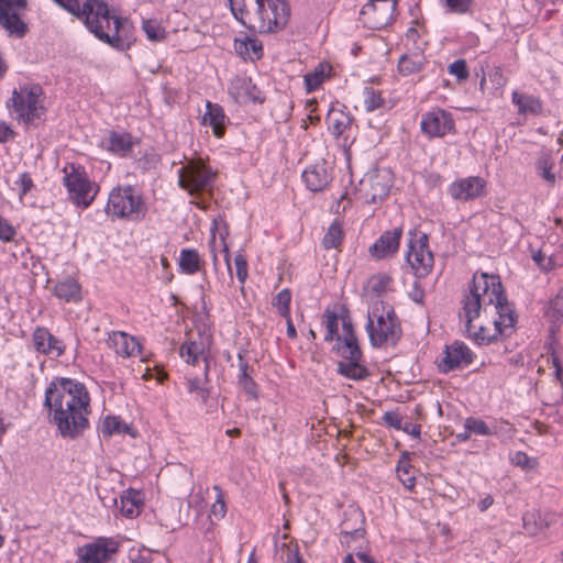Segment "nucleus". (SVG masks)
Wrapping results in <instances>:
<instances>
[{"mask_svg":"<svg viewBox=\"0 0 563 563\" xmlns=\"http://www.w3.org/2000/svg\"><path fill=\"white\" fill-rule=\"evenodd\" d=\"M139 142L140 140L134 139L129 132L111 130L109 136L101 142V146L114 155L129 157L132 154L133 146Z\"/></svg>","mask_w":563,"mask_h":563,"instance_id":"nucleus-23","label":"nucleus"},{"mask_svg":"<svg viewBox=\"0 0 563 563\" xmlns=\"http://www.w3.org/2000/svg\"><path fill=\"white\" fill-rule=\"evenodd\" d=\"M363 96H364V108H365L366 112H373L384 106L385 100L382 97V92L378 90H375L372 87H364Z\"/></svg>","mask_w":563,"mask_h":563,"instance_id":"nucleus-46","label":"nucleus"},{"mask_svg":"<svg viewBox=\"0 0 563 563\" xmlns=\"http://www.w3.org/2000/svg\"><path fill=\"white\" fill-rule=\"evenodd\" d=\"M179 354H180V357L186 363L192 364V365H195L198 362L200 356H203V361H205L203 372H205L206 378H208L209 361H208L207 356L203 355L205 347L201 342H196V341L184 342L179 347Z\"/></svg>","mask_w":563,"mask_h":563,"instance_id":"nucleus-34","label":"nucleus"},{"mask_svg":"<svg viewBox=\"0 0 563 563\" xmlns=\"http://www.w3.org/2000/svg\"><path fill=\"white\" fill-rule=\"evenodd\" d=\"M486 181L479 176H468L456 179L448 187V194L453 200L470 201L485 195Z\"/></svg>","mask_w":563,"mask_h":563,"instance_id":"nucleus-16","label":"nucleus"},{"mask_svg":"<svg viewBox=\"0 0 563 563\" xmlns=\"http://www.w3.org/2000/svg\"><path fill=\"white\" fill-rule=\"evenodd\" d=\"M52 294L57 299L68 303H79L84 299L82 287L73 276L59 279L53 287Z\"/></svg>","mask_w":563,"mask_h":563,"instance_id":"nucleus-26","label":"nucleus"},{"mask_svg":"<svg viewBox=\"0 0 563 563\" xmlns=\"http://www.w3.org/2000/svg\"><path fill=\"white\" fill-rule=\"evenodd\" d=\"M142 30L150 42H163L166 31L156 19H143Z\"/></svg>","mask_w":563,"mask_h":563,"instance_id":"nucleus-44","label":"nucleus"},{"mask_svg":"<svg viewBox=\"0 0 563 563\" xmlns=\"http://www.w3.org/2000/svg\"><path fill=\"white\" fill-rule=\"evenodd\" d=\"M340 533L345 542L354 541L363 537L364 530L362 528L349 529L347 521L344 520L340 525Z\"/></svg>","mask_w":563,"mask_h":563,"instance_id":"nucleus-55","label":"nucleus"},{"mask_svg":"<svg viewBox=\"0 0 563 563\" xmlns=\"http://www.w3.org/2000/svg\"><path fill=\"white\" fill-rule=\"evenodd\" d=\"M410 455L407 451L402 452L396 467L399 481L408 490H412L416 486V477L411 473Z\"/></svg>","mask_w":563,"mask_h":563,"instance_id":"nucleus-40","label":"nucleus"},{"mask_svg":"<svg viewBox=\"0 0 563 563\" xmlns=\"http://www.w3.org/2000/svg\"><path fill=\"white\" fill-rule=\"evenodd\" d=\"M26 9L27 0H0V13Z\"/></svg>","mask_w":563,"mask_h":563,"instance_id":"nucleus-59","label":"nucleus"},{"mask_svg":"<svg viewBox=\"0 0 563 563\" xmlns=\"http://www.w3.org/2000/svg\"><path fill=\"white\" fill-rule=\"evenodd\" d=\"M118 551V541L112 538L99 537L93 542L77 548L76 563H106Z\"/></svg>","mask_w":563,"mask_h":563,"instance_id":"nucleus-14","label":"nucleus"},{"mask_svg":"<svg viewBox=\"0 0 563 563\" xmlns=\"http://www.w3.org/2000/svg\"><path fill=\"white\" fill-rule=\"evenodd\" d=\"M553 165V161L549 155L541 156L536 164L537 170L541 177L550 184L555 181V175L552 172Z\"/></svg>","mask_w":563,"mask_h":563,"instance_id":"nucleus-48","label":"nucleus"},{"mask_svg":"<svg viewBox=\"0 0 563 563\" xmlns=\"http://www.w3.org/2000/svg\"><path fill=\"white\" fill-rule=\"evenodd\" d=\"M249 47L250 37H245L243 40H234V51L243 60H247L251 57V52L249 51Z\"/></svg>","mask_w":563,"mask_h":563,"instance_id":"nucleus-60","label":"nucleus"},{"mask_svg":"<svg viewBox=\"0 0 563 563\" xmlns=\"http://www.w3.org/2000/svg\"><path fill=\"white\" fill-rule=\"evenodd\" d=\"M24 11L16 10L0 13V26L4 29L9 37L21 40L29 33V24L23 20Z\"/></svg>","mask_w":563,"mask_h":563,"instance_id":"nucleus-27","label":"nucleus"},{"mask_svg":"<svg viewBox=\"0 0 563 563\" xmlns=\"http://www.w3.org/2000/svg\"><path fill=\"white\" fill-rule=\"evenodd\" d=\"M34 350L45 356L60 357L65 354L66 345L63 340L55 336L47 328L36 327L32 333Z\"/></svg>","mask_w":563,"mask_h":563,"instance_id":"nucleus-19","label":"nucleus"},{"mask_svg":"<svg viewBox=\"0 0 563 563\" xmlns=\"http://www.w3.org/2000/svg\"><path fill=\"white\" fill-rule=\"evenodd\" d=\"M472 0H445L446 7L450 11L455 13H465L471 7Z\"/></svg>","mask_w":563,"mask_h":563,"instance_id":"nucleus-62","label":"nucleus"},{"mask_svg":"<svg viewBox=\"0 0 563 563\" xmlns=\"http://www.w3.org/2000/svg\"><path fill=\"white\" fill-rule=\"evenodd\" d=\"M490 435L499 438L501 441L508 440L512 437L514 428L510 422L504 419H492Z\"/></svg>","mask_w":563,"mask_h":563,"instance_id":"nucleus-47","label":"nucleus"},{"mask_svg":"<svg viewBox=\"0 0 563 563\" xmlns=\"http://www.w3.org/2000/svg\"><path fill=\"white\" fill-rule=\"evenodd\" d=\"M399 0H369L360 12L365 26L371 30H383L395 21V11Z\"/></svg>","mask_w":563,"mask_h":563,"instance_id":"nucleus-11","label":"nucleus"},{"mask_svg":"<svg viewBox=\"0 0 563 563\" xmlns=\"http://www.w3.org/2000/svg\"><path fill=\"white\" fill-rule=\"evenodd\" d=\"M14 185L18 188L20 200H22L23 197H25L35 187V184L29 172L21 173L18 179L14 181Z\"/></svg>","mask_w":563,"mask_h":563,"instance_id":"nucleus-49","label":"nucleus"},{"mask_svg":"<svg viewBox=\"0 0 563 563\" xmlns=\"http://www.w3.org/2000/svg\"><path fill=\"white\" fill-rule=\"evenodd\" d=\"M420 129L430 139L443 137L456 132L452 113L438 107L422 114Z\"/></svg>","mask_w":563,"mask_h":563,"instance_id":"nucleus-13","label":"nucleus"},{"mask_svg":"<svg viewBox=\"0 0 563 563\" xmlns=\"http://www.w3.org/2000/svg\"><path fill=\"white\" fill-rule=\"evenodd\" d=\"M108 346L122 357H130L142 352L137 339L124 331H112L107 340Z\"/></svg>","mask_w":563,"mask_h":563,"instance_id":"nucleus-24","label":"nucleus"},{"mask_svg":"<svg viewBox=\"0 0 563 563\" xmlns=\"http://www.w3.org/2000/svg\"><path fill=\"white\" fill-rule=\"evenodd\" d=\"M301 178L310 191H322L333 179L332 168L325 161L317 162L303 169Z\"/></svg>","mask_w":563,"mask_h":563,"instance_id":"nucleus-21","label":"nucleus"},{"mask_svg":"<svg viewBox=\"0 0 563 563\" xmlns=\"http://www.w3.org/2000/svg\"><path fill=\"white\" fill-rule=\"evenodd\" d=\"M178 187L191 197H200L213 188L218 170H214L202 158L190 159L177 170Z\"/></svg>","mask_w":563,"mask_h":563,"instance_id":"nucleus-7","label":"nucleus"},{"mask_svg":"<svg viewBox=\"0 0 563 563\" xmlns=\"http://www.w3.org/2000/svg\"><path fill=\"white\" fill-rule=\"evenodd\" d=\"M332 66L329 63H319L314 69L305 75V85L308 92L318 89L323 81L331 77Z\"/></svg>","mask_w":563,"mask_h":563,"instance_id":"nucleus-38","label":"nucleus"},{"mask_svg":"<svg viewBox=\"0 0 563 563\" xmlns=\"http://www.w3.org/2000/svg\"><path fill=\"white\" fill-rule=\"evenodd\" d=\"M497 318L494 319L493 324L496 328V334H500V338L506 339L512 335L518 321V314L515 306L504 294L494 305Z\"/></svg>","mask_w":563,"mask_h":563,"instance_id":"nucleus-17","label":"nucleus"},{"mask_svg":"<svg viewBox=\"0 0 563 563\" xmlns=\"http://www.w3.org/2000/svg\"><path fill=\"white\" fill-rule=\"evenodd\" d=\"M81 21L87 30L111 48L125 52L135 43L134 26L130 19L110 10L103 0H53Z\"/></svg>","mask_w":563,"mask_h":563,"instance_id":"nucleus-2","label":"nucleus"},{"mask_svg":"<svg viewBox=\"0 0 563 563\" xmlns=\"http://www.w3.org/2000/svg\"><path fill=\"white\" fill-rule=\"evenodd\" d=\"M342 361H361L362 351L358 346L357 339H341L334 347Z\"/></svg>","mask_w":563,"mask_h":563,"instance_id":"nucleus-42","label":"nucleus"},{"mask_svg":"<svg viewBox=\"0 0 563 563\" xmlns=\"http://www.w3.org/2000/svg\"><path fill=\"white\" fill-rule=\"evenodd\" d=\"M475 354L462 341H454L450 345H445L444 357L439 364L441 373H449L455 369L466 368L474 361Z\"/></svg>","mask_w":563,"mask_h":563,"instance_id":"nucleus-15","label":"nucleus"},{"mask_svg":"<svg viewBox=\"0 0 563 563\" xmlns=\"http://www.w3.org/2000/svg\"><path fill=\"white\" fill-rule=\"evenodd\" d=\"M63 173L65 174L63 184L67 189L69 199L77 207L88 208L95 200L98 188L93 195H90L93 184L90 181L85 167L69 163L63 168Z\"/></svg>","mask_w":563,"mask_h":563,"instance_id":"nucleus-9","label":"nucleus"},{"mask_svg":"<svg viewBox=\"0 0 563 563\" xmlns=\"http://www.w3.org/2000/svg\"><path fill=\"white\" fill-rule=\"evenodd\" d=\"M234 266L236 278L241 284H244L247 278V261L244 254L238 253L234 257Z\"/></svg>","mask_w":563,"mask_h":563,"instance_id":"nucleus-51","label":"nucleus"},{"mask_svg":"<svg viewBox=\"0 0 563 563\" xmlns=\"http://www.w3.org/2000/svg\"><path fill=\"white\" fill-rule=\"evenodd\" d=\"M344 231L342 222L339 219H334V221L329 225L323 239L322 246L324 250H340L344 240Z\"/></svg>","mask_w":563,"mask_h":563,"instance_id":"nucleus-41","label":"nucleus"},{"mask_svg":"<svg viewBox=\"0 0 563 563\" xmlns=\"http://www.w3.org/2000/svg\"><path fill=\"white\" fill-rule=\"evenodd\" d=\"M26 101L25 110L16 115V119L22 121L27 130L31 126H38L45 121L46 109L40 104V97L36 95H31Z\"/></svg>","mask_w":563,"mask_h":563,"instance_id":"nucleus-30","label":"nucleus"},{"mask_svg":"<svg viewBox=\"0 0 563 563\" xmlns=\"http://www.w3.org/2000/svg\"><path fill=\"white\" fill-rule=\"evenodd\" d=\"M427 64L424 55L420 53L405 54L398 60V71L401 76H410L420 73Z\"/></svg>","mask_w":563,"mask_h":563,"instance_id":"nucleus-36","label":"nucleus"},{"mask_svg":"<svg viewBox=\"0 0 563 563\" xmlns=\"http://www.w3.org/2000/svg\"><path fill=\"white\" fill-rule=\"evenodd\" d=\"M532 260L542 271H550L553 267L551 257L547 256L541 250L532 253Z\"/></svg>","mask_w":563,"mask_h":563,"instance_id":"nucleus-61","label":"nucleus"},{"mask_svg":"<svg viewBox=\"0 0 563 563\" xmlns=\"http://www.w3.org/2000/svg\"><path fill=\"white\" fill-rule=\"evenodd\" d=\"M409 235L406 262L417 278H424L431 273L434 265V256L429 247V236L427 233L416 230H410Z\"/></svg>","mask_w":563,"mask_h":563,"instance_id":"nucleus-8","label":"nucleus"},{"mask_svg":"<svg viewBox=\"0 0 563 563\" xmlns=\"http://www.w3.org/2000/svg\"><path fill=\"white\" fill-rule=\"evenodd\" d=\"M103 213L111 221L140 222L145 219L147 205L135 186L118 185L110 190Z\"/></svg>","mask_w":563,"mask_h":563,"instance_id":"nucleus-6","label":"nucleus"},{"mask_svg":"<svg viewBox=\"0 0 563 563\" xmlns=\"http://www.w3.org/2000/svg\"><path fill=\"white\" fill-rule=\"evenodd\" d=\"M504 294L506 291L499 275L475 272L468 291L463 295L460 310L470 322L472 319H478L482 312L485 313Z\"/></svg>","mask_w":563,"mask_h":563,"instance_id":"nucleus-4","label":"nucleus"},{"mask_svg":"<svg viewBox=\"0 0 563 563\" xmlns=\"http://www.w3.org/2000/svg\"><path fill=\"white\" fill-rule=\"evenodd\" d=\"M409 298L416 303L422 305L424 300V290L418 282H415L411 290L409 291Z\"/></svg>","mask_w":563,"mask_h":563,"instance_id":"nucleus-63","label":"nucleus"},{"mask_svg":"<svg viewBox=\"0 0 563 563\" xmlns=\"http://www.w3.org/2000/svg\"><path fill=\"white\" fill-rule=\"evenodd\" d=\"M101 431L103 437H112L114 434H129L132 438L136 437L134 428L118 416H107L102 421Z\"/></svg>","mask_w":563,"mask_h":563,"instance_id":"nucleus-37","label":"nucleus"},{"mask_svg":"<svg viewBox=\"0 0 563 563\" xmlns=\"http://www.w3.org/2000/svg\"><path fill=\"white\" fill-rule=\"evenodd\" d=\"M338 373L352 380H364L369 376L368 369L361 364V361L338 362Z\"/></svg>","mask_w":563,"mask_h":563,"instance_id":"nucleus-39","label":"nucleus"},{"mask_svg":"<svg viewBox=\"0 0 563 563\" xmlns=\"http://www.w3.org/2000/svg\"><path fill=\"white\" fill-rule=\"evenodd\" d=\"M463 427L466 428L472 435H490V423L488 424L486 421L477 417L471 416L465 418Z\"/></svg>","mask_w":563,"mask_h":563,"instance_id":"nucleus-45","label":"nucleus"},{"mask_svg":"<svg viewBox=\"0 0 563 563\" xmlns=\"http://www.w3.org/2000/svg\"><path fill=\"white\" fill-rule=\"evenodd\" d=\"M511 102L517 107L520 115H540L543 111V103L539 97L522 93L518 90L512 91Z\"/></svg>","mask_w":563,"mask_h":563,"instance_id":"nucleus-31","label":"nucleus"},{"mask_svg":"<svg viewBox=\"0 0 563 563\" xmlns=\"http://www.w3.org/2000/svg\"><path fill=\"white\" fill-rule=\"evenodd\" d=\"M233 18L252 33L267 34L278 29L282 0H228Z\"/></svg>","mask_w":563,"mask_h":563,"instance_id":"nucleus-3","label":"nucleus"},{"mask_svg":"<svg viewBox=\"0 0 563 563\" xmlns=\"http://www.w3.org/2000/svg\"><path fill=\"white\" fill-rule=\"evenodd\" d=\"M284 548H286V554H287V563H305L302 558L299 554L298 548L286 545L284 543Z\"/></svg>","mask_w":563,"mask_h":563,"instance_id":"nucleus-64","label":"nucleus"},{"mask_svg":"<svg viewBox=\"0 0 563 563\" xmlns=\"http://www.w3.org/2000/svg\"><path fill=\"white\" fill-rule=\"evenodd\" d=\"M290 300H291L290 291L288 289L284 288V318H286V323H287V335H288V338L294 339V338H296L297 332H296V328H295L291 319L288 317Z\"/></svg>","mask_w":563,"mask_h":563,"instance_id":"nucleus-52","label":"nucleus"},{"mask_svg":"<svg viewBox=\"0 0 563 563\" xmlns=\"http://www.w3.org/2000/svg\"><path fill=\"white\" fill-rule=\"evenodd\" d=\"M488 78L495 89H501L506 86L507 79L503 74L500 66H495L489 73Z\"/></svg>","mask_w":563,"mask_h":563,"instance_id":"nucleus-57","label":"nucleus"},{"mask_svg":"<svg viewBox=\"0 0 563 563\" xmlns=\"http://www.w3.org/2000/svg\"><path fill=\"white\" fill-rule=\"evenodd\" d=\"M15 234V228L7 219L0 216V240L2 242H11Z\"/></svg>","mask_w":563,"mask_h":563,"instance_id":"nucleus-56","label":"nucleus"},{"mask_svg":"<svg viewBox=\"0 0 563 563\" xmlns=\"http://www.w3.org/2000/svg\"><path fill=\"white\" fill-rule=\"evenodd\" d=\"M365 329L373 347L395 346L402 336L400 321L394 308L384 301L373 303L367 312Z\"/></svg>","mask_w":563,"mask_h":563,"instance_id":"nucleus-5","label":"nucleus"},{"mask_svg":"<svg viewBox=\"0 0 563 563\" xmlns=\"http://www.w3.org/2000/svg\"><path fill=\"white\" fill-rule=\"evenodd\" d=\"M323 325L325 328L324 341L331 342L335 340L341 342V335L339 334V317L334 310L327 308L323 312Z\"/></svg>","mask_w":563,"mask_h":563,"instance_id":"nucleus-43","label":"nucleus"},{"mask_svg":"<svg viewBox=\"0 0 563 563\" xmlns=\"http://www.w3.org/2000/svg\"><path fill=\"white\" fill-rule=\"evenodd\" d=\"M510 462L522 468V470H531L534 465L533 461L527 453L522 451H517L510 455Z\"/></svg>","mask_w":563,"mask_h":563,"instance_id":"nucleus-54","label":"nucleus"},{"mask_svg":"<svg viewBox=\"0 0 563 563\" xmlns=\"http://www.w3.org/2000/svg\"><path fill=\"white\" fill-rule=\"evenodd\" d=\"M178 267L179 272L186 275L206 274V261L201 257L198 250L191 247L180 250Z\"/></svg>","mask_w":563,"mask_h":563,"instance_id":"nucleus-29","label":"nucleus"},{"mask_svg":"<svg viewBox=\"0 0 563 563\" xmlns=\"http://www.w3.org/2000/svg\"><path fill=\"white\" fill-rule=\"evenodd\" d=\"M459 319L464 324V332L466 336L478 345H489L500 338V334H496V328L492 332L485 325L475 324L476 319L467 321V318L463 314V311H459Z\"/></svg>","mask_w":563,"mask_h":563,"instance_id":"nucleus-25","label":"nucleus"},{"mask_svg":"<svg viewBox=\"0 0 563 563\" xmlns=\"http://www.w3.org/2000/svg\"><path fill=\"white\" fill-rule=\"evenodd\" d=\"M43 409L63 439H79L90 429V394L77 379L55 376L45 389Z\"/></svg>","mask_w":563,"mask_h":563,"instance_id":"nucleus-1","label":"nucleus"},{"mask_svg":"<svg viewBox=\"0 0 563 563\" xmlns=\"http://www.w3.org/2000/svg\"><path fill=\"white\" fill-rule=\"evenodd\" d=\"M206 109L207 110L202 117V124L211 126L216 137H223L225 134V124L228 122L223 108L218 103L207 101Z\"/></svg>","mask_w":563,"mask_h":563,"instance_id":"nucleus-28","label":"nucleus"},{"mask_svg":"<svg viewBox=\"0 0 563 563\" xmlns=\"http://www.w3.org/2000/svg\"><path fill=\"white\" fill-rule=\"evenodd\" d=\"M238 386L249 398L257 399L260 388L254 380V364L252 363L249 351L246 349H240L238 352Z\"/></svg>","mask_w":563,"mask_h":563,"instance_id":"nucleus-18","label":"nucleus"},{"mask_svg":"<svg viewBox=\"0 0 563 563\" xmlns=\"http://www.w3.org/2000/svg\"><path fill=\"white\" fill-rule=\"evenodd\" d=\"M120 504V511L124 517L135 518L144 506L143 494L141 490L129 488L121 495Z\"/></svg>","mask_w":563,"mask_h":563,"instance_id":"nucleus-32","label":"nucleus"},{"mask_svg":"<svg viewBox=\"0 0 563 563\" xmlns=\"http://www.w3.org/2000/svg\"><path fill=\"white\" fill-rule=\"evenodd\" d=\"M382 419L384 423L389 428H393L395 430H401L402 428V417L396 411H386L383 415Z\"/></svg>","mask_w":563,"mask_h":563,"instance_id":"nucleus-58","label":"nucleus"},{"mask_svg":"<svg viewBox=\"0 0 563 563\" xmlns=\"http://www.w3.org/2000/svg\"><path fill=\"white\" fill-rule=\"evenodd\" d=\"M229 95L238 103L247 101L260 102L264 101L261 90L252 82L247 76H235L230 80L228 87Z\"/></svg>","mask_w":563,"mask_h":563,"instance_id":"nucleus-22","label":"nucleus"},{"mask_svg":"<svg viewBox=\"0 0 563 563\" xmlns=\"http://www.w3.org/2000/svg\"><path fill=\"white\" fill-rule=\"evenodd\" d=\"M391 278L386 274H379L371 279V289L376 294H383L387 290L388 285L390 284Z\"/></svg>","mask_w":563,"mask_h":563,"instance_id":"nucleus-53","label":"nucleus"},{"mask_svg":"<svg viewBox=\"0 0 563 563\" xmlns=\"http://www.w3.org/2000/svg\"><path fill=\"white\" fill-rule=\"evenodd\" d=\"M43 93V89L40 85H32L30 87L24 86L19 89L14 88L12 91V97L8 101V107H11L12 110L19 115L26 108L27 97L31 95H36V97H41Z\"/></svg>","mask_w":563,"mask_h":563,"instance_id":"nucleus-33","label":"nucleus"},{"mask_svg":"<svg viewBox=\"0 0 563 563\" xmlns=\"http://www.w3.org/2000/svg\"><path fill=\"white\" fill-rule=\"evenodd\" d=\"M361 186L366 203H380L389 195L393 177L388 169H376L365 175L361 180Z\"/></svg>","mask_w":563,"mask_h":563,"instance_id":"nucleus-12","label":"nucleus"},{"mask_svg":"<svg viewBox=\"0 0 563 563\" xmlns=\"http://www.w3.org/2000/svg\"><path fill=\"white\" fill-rule=\"evenodd\" d=\"M353 122L354 118L344 104L339 101L330 103L325 118L327 128L344 150L350 148L355 140Z\"/></svg>","mask_w":563,"mask_h":563,"instance_id":"nucleus-10","label":"nucleus"},{"mask_svg":"<svg viewBox=\"0 0 563 563\" xmlns=\"http://www.w3.org/2000/svg\"><path fill=\"white\" fill-rule=\"evenodd\" d=\"M545 316L551 322L550 336L554 340L560 324L563 322V294L560 290L556 296L549 301Z\"/></svg>","mask_w":563,"mask_h":563,"instance_id":"nucleus-35","label":"nucleus"},{"mask_svg":"<svg viewBox=\"0 0 563 563\" xmlns=\"http://www.w3.org/2000/svg\"><path fill=\"white\" fill-rule=\"evenodd\" d=\"M401 236V228H395L393 230L385 231L369 246V255L375 260H384L395 256L399 250Z\"/></svg>","mask_w":563,"mask_h":563,"instance_id":"nucleus-20","label":"nucleus"},{"mask_svg":"<svg viewBox=\"0 0 563 563\" xmlns=\"http://www.w3.org/2000/svg\"><path fill=\"white\" fill-rule=\"evenodd\" d=\"M451 75L455 76L459 81L466 80L470 76L465 59H456L448 67Z\"/></svg>","mask_w":563,"mask_h":563,"instance_id":"nucleus-50","label":"nucleus"}]
</instances>
